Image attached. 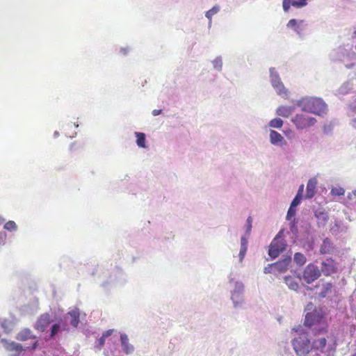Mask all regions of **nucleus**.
Returning <instances> with one entry per match:
<instances>
[{
  "mask_svg": "<svg viewBox=\"0 0 356 356\" xmlns=\"http://www.w3.org/2000/svg\"><path fill=\"white\" fill-rule=\"evenodd\" d=\"M293 106L301 108V110L316 115L324 117L328 112V106L321 97H306L299 100L291 101V109Z\"/></svg>",
  "mask_w": 356,
  "mask_h": 356,
  "instance_id": "1",
  "label": "nucleus"
},
{
  "mask_svg": "<svg viewBox=\"0 0 356 356\" xmlns=\"http://www.w3.org/2000/svg\"><path fill=\"white\" fill-rule=\"evenodd\" d=\"M292 346L297 356H308L312 349L308 334L304 330L293 338Z\"/></svg>",
  "mask_w": 356,
  "mask_h": 356,
  "instance_id": "2",
  "label": "nucleus"
},
{
  "mask_svg": "<svg viewBox=\"0 0 356 356\" xmlns=\"http://www.w3.org/2000/svg\"><path fill=\"white\" fill-rule=\"evenodd\" d=\"M284 230H280L271 242L268 254L272 259L277 258L286 248V242L283 238Z\"/></svg>",
  "mask_w": 356,
  "mask_h": 356,
  "instance_id": "3",
  "label": "nucleus"
},
{
  "mask_svg": "<svg viewBox=\"0 0 356 356\" xmlns=\"http://www.w3.org/2000/svg\"><path fill=\"white\" fill-rule=\"evenodd\" d=\"M291 121L296 124L298 129H303L312 127L317 122L315 118L305 114H297Z\"/></svg>",
  "mask_w": 356,
  "mask_h": 356,
  "instance_id": "4",
  "label": "nucleus"
},
{
  "mask_svg": "<svg viewBox=\"0 0 356 356\" xmlns=\"http://www.w3.org/2000/svg\"><path fill=\"white\" fill-rule=\"evenodd\" d=\"M321 275V270L314 264H309L303 271L304 280L310 284L317 280Z\"/></svg>",
  "mask_w": 356,
  "mask_h": 356,
  "instance_id": "5",
  "label": "nucleus"
},
{
  "mask_svg": "<svg viewBox=\"0 0 356 356\" xmlns=\"http://www.w3.org/2000/svg\"><path fill=\"white\" fill-rule=\"evenodd\" d=\"M303 197V195L296 193L295 197L291 202V219L295 215L296 211L295 208L298 207L302 202ZM298 232V227L295 225L293 222L291 221V234L295 235L297 237L296 234Z\"/></svg>",
  "mask_w": 356,
  "mask_h": 356,
  "instance_id": "6",
  "label": "nucleus"
},
{
  "mask_svg": "<svg viewBox=\"0 0 356 356\" xmlns=\"http://www.w3.org/2000/svg\"><path fill=\"white\" fill-rule=\"evenodd\" d=\"M323 318V315L320 311L316 309L312 312L307 313L305 316V325L311 327L315 323H320Z\"/></svg>",
  "mask_w": 356,
  "mask_h": 356,
  "instance_id": "7",
  "label": "nucleus"
},
{
  "mask_svg": "<svg viewBox=\"0 0 356 356\" xmlns=\"http://www.w3.org/2000/svg\"><path fill=\"white\" fill-rule=\"evenodd\" d=\"M51 322L52 319L50 314L48 313H44L40 316L35 323L34 327L35 330L43 332L46 330L47 327Z\"/></svg>",
  "mask_w": 356,
  "mask_h": 356,
  "instance_id": "8",
  "label": "nucleus"
},
{
  "mask_svg": "<svg viewBox=\"0 0 356 356\" xmlns=\"http://www.w3.org/2000/svg\"><path fill=\"white\" fill-rule=\"evenodd\" d=\"M272 271L275 275H280L286 273L289 268V259L285 258L282 260L278 261L273 264Z\"/></svg>",
  "mask_w": 356,
  "mask_h": 356,
  "instance_id": "9",
  "label": "nucleus"
},
{
  "mask_svg": "<svg viewBox=\"0 0 356 356\" xmlns=\"http://www.w3.org/2000/svg\"><path fill=\"white\" fill-rule=\"evenodd\" d=\"M337 270L336 264L334 260L331 258L327 259L321 263V273H323L324 275L329 276Z\"/></svg>",
  "mask_w": 356,
  "mask_h": 356,
  "instance_id": "10",
  "label": "nucleus"
},
{
  "mask_svg": "<svg viewBox=\"0 0 356 356\" xmlns=\"http://www.w3.org/2000/svg\"><path fill=\"white\" fill-rule=\"evenodd\" d=\"M65 321H69L71 325L76 328L78 327L80 322V312L79 309L75 308L70 312H68L65 316Z\"/></svg>",
  "mask_w": 356,
  "mask_h": 356,
  "instance_id": "11",
  "label": "nucleus"
},
{
  "mask_svg": "<svg viewBox=\"0 0 356 356\" xmlns=\"http://www.w3.org/2000/svg\"><path fill=\"white\" fill-rule=\"evenodd\" d=\"M307 24L304 20L291 19V29H292L300 38H302Z\"/></svg>",
  "mask_w": 356,
  "mask_h": 356,
  "instance_id": "12",
  "label": "nucleus"
},
{
  "mask_svg": "<svg viewBox=\"0 0 356 356\" xmlns=\"http://www.w3.org/2000/svg\"><path fill=\"white\" fill-rule=\"evenodd\" d=\"M349 54L348 51L341 47L333 49L330 53V58L332 60H341Z\"/></svg>",
  "mask_w": 356,
  "mask_h": 356,
  "instance_id": "13",
  "label": "nucleus"
},
{
  "mask_svg": "<svg viewBox=\"0 0 356 356\" xmlns=\"http://www.w3.org/2000/svg\"><path fill=\"white\" fill-rule=\"evenodd\" d=\"M314 216L317 218V225L319 227H324L329 220V216L325 210L317 209L314 211Z\"/></svg>",
  "mask_w": 356,
  "mask_h": 356,
  "instance_id": "14",
  "label": "nucleus"
},
{
  "mask_svg": "<svg viewBox=\"0 0 356 356\" xmlns=\"http://www.w3.org/2000/svg\"><path fill=\"white\" fill-rule=\"evenodd\" d=\"M316 184L317 180L316 178L309 179L306 188V199H311L315 195Z\"/></svg>",
  "mask_w": 356,
  "mask_h": 356,
  "instance_id": "15",
  "label": "nucleus"
},
{
  "mask_svg": "<svg viewBox=\"0 0 356 356\" xmlns=\"http://www.w3.org/2000/svg\"><path fill=\"white\" fill-rule=\"evenodd\" d=\"M36 337L33 334L32 331L29 328L21 330L16 336V339L24 341L31 339H35Z\"/></svg>",
  "mask_w": 356,
  "mask_h": 356,
  "instance_id": "16",
  "label": "nucleus"
},
{
  "mask_svg": "<svg viewBox=\"0 0 356 356\" xmlns=\"http://www.w3.org/2000/svg\"><path fill=\"white\" fill-rule=\"evenodd\" d=\"M334 245L330 238H325L320 248V252L323 254H332L334 252Z\"/></svg>",
  "mask_w": 356,
  "mask_h": 356,
  "instance_id": "17",
  "label": "nucleus"
},
{
  "mask_svg": "<svg viewBox=\"0 0 356 356\" xmlns=\"http://www.w3.org/2000/svg\"><path fill=\"white\" fill-rule=\"evenodd\" d=\"M120 341L123 351L126 354H131L133 353L134 348V346L129 343V338L126 334H122L120 335Z\"/></svg>",
  "mask_w": 356,
  "mask_h": 356,
  "instance_id": "18",
  "label": "nucleus"
},
{
  "mask_svg": "<svg viewBox=\"0 0 356 356\" xmlns=\"http://www.w3.org/2000/svg\"><path fill=\"white\" fill-rule=\"evenodd\" d=\"M270 140L275 145H282L284 142L282 135L274 130H271L270 132Z\"/></svg>",
  "mask_w": 356,
  "mask_h": 356,
  "instance_id": "19",
  "label": "nucleus"
},
{
  "mask_svg": "<svg viewBox=\"0 0 356 356\" xmlns=\"http://www.w3.org/2000/svg\"><path fill=\"white\" fill-rule=\"evenodd\" d=\"M338 125V121L336 119L325 122L323 127V131L326 135L332 134L334 128Z\"/></svg>",
  "mask_w": 356,
  "mask_h": 356,
  "instance_id": "20",
  "label": "nucleus"
},
{
  "mask_svg": "<svg viewBox=\"0 0 356 356\" xmlns=\"http://www.w3.org/2000/svg\"><path fill=\"white\" fill-rule=\"evenodd\" d=\"M326 342L327 341L325 337L319 338L313 341L312 347L323 353L326 346Z\"/></svg>",
  "mask_w": 356,
  "mask_h": 356,
  "instance_id": "21",
  "label": "nucleus"
},
{
  "mask_svg": "<svg viewBox=\"0 0 356 356\" xmlns=\"http://www.w3.org/2000/svg\"><path fill=\"white\" fill-rule=\"evenodd\" d=\"M293 261L298 266H302L307 261L306 257L301 252H296L293 257Z\"/></svg>",
  "mask_w": 356,
  "mask_h": 356,
  "instance_id": "22",
  "label": "nucleus"
},
{
  "mask_svg": "<svg viewBox=\"0 0 356 356\" xmlns=\"http://www.w3.org/2000/svg\"><path fill=\"white\" fill-rule=\"evenodd\" d=\"M332 284L331 283H326L323 285L321 291L318 293V296L321 298H325L332 291Z\"/></svg>",
  "mask_w": 356,
  "mask_h": 356,
  "instance_id": "23",
  "label": "nucleus"
},
{
  "mask_svg": "<svg viewBox=\"0 0 356 356\" xmlns=\"http://www.w3.org/2000/svg\"><path fill=\"white\" fill-rule=\"evenodd\" d=\"M135 134L136 136V143H137L138 146L140 147H142V148H145L146 147V144H145L146 138H145V134L140 133V132H136Z\"/></svg>",
  "mask_w": 356,
  "mask_h": 356,
  "instance_id": "24",
  "label": "nucleus"
},
{
  "mask_svg": "<svg viewBox=\"0 0 356 356\" xmlns=\"http://www.w3.org/2000/svg\"><path fill=\"white\" fill-rule=\"evenodd\" d=\"M273 86L277 90L279 95L283 97H286V90H285L284 85L279 82L278 84L275 83V81L273 80Z\"/></svg>",
  "mask_w": 356,
  "mask_h": 356,
  "instance_id": "25",
  "label": "nucleus"
},
{
  "mask_svg": "<svg viewBox=\"0 0 356 356\" xmlns=\"http://www.w3.org/2000/svg\"><path fill=\"white\" fill-rule=\"evenodd\" d=\"M352 89V85L349 82L343 83L339 88L338 92L341 95H346Z\"/></svg>",
  "mask_w": 356,
  "mask_h": 356,
  "instance_id": "26",
  "label": "nucleus"
},
{
  "mask_svg": "<svg viewBox=\"0 0 356 356\" xmlns=\"http://www.w3.org/2000/svg\"><path fill=\"white\" fill-rule=\"evenodd\" d=\"M6 349H8L9 350H15L17 352H21L23 350L22 346L19 343H17L15 342H11V343H8V345L6 346Z\"/></svg>",
  "mask_w": 356,
  "mask_h": 356,
  "instance_id": "27",
  "label": "nucleus"
},
{
  "mask_svg": "<svg viewBox=\"0 0 356 356\" xmlns=\"http://www.w3.org/2000/svg\"><path fill=\"white\" fill-rule=\"evenodd\" d=\"M307 1L308 0H291V6L300 8L307 5Z\"/></svg>",
  "mask_w": 356,
  "mask_h": 356,
  "instance_id": "28",
  "label": "nucleus"
},
{
  "mask_svg": "<svg viewBox=\"0 0 356 356\" xmlns=\"http://www.w3.org/2000/svg\"><path fill=\"white\" fill-rule=\"evenodd\" d=\"M277 114L283 117L289 115V108L287 106H282L277 109Z\"/></svg>",
  "mask_w": 356,
  "mask_h": 356,
  "instance_id": "29",
  "label": "nucleus"
},
{
  "mask_svg": "<svg viewBox=\"0 0 356 356\" xmlns=\"http://www.w3.org/2000/svg\"><path fill=\"white\" fill-rule=\"evenodd\" d=\"M283 124V121L280 118H275L270 121L269 126L273 128H280Z\"/></svg>",
  "mask_w": 356,
  "mask_h": 356,
  "instance_id": "30",
  "label": "nucleus"
},
{
  "mask_svg": "<svg viewBox=\"0 0 356 356\" xmlns=\"http://www.w3.org/2000/svg\"><path fill=\"white\" fill-rule=\"evenodd\" d=\"M4 228L8 231H15L17 226L14 221L10 220L5 224Z\"/></svg>",
  "mask_w": 356,
  "mask_h": 356,
  "instance_id": "31",
  "label": "nucleus"
},
{
  "mask_svg": "<svg viewBox=\"0 0 356 356\" xmlns=\"http://www.w3.org/2000/svg\"><path fill=\"white\" fill-rule=\"evenodd\" d=\"M219 11V8L217 6L213 7L211 9L206 13V17L211 19L212 16L216 14Z\"/></svg>",
  "mask_w": 356,
  "mask_h": 356,
  "instance_id": "32",
  "label": "nucleus"
},
{
  "mask_svg": "<svg viewBox=\"0 0 356 356\" xmlns=\"http://www.w3.org/2000/svg\"><path fill=\"white\" fill-rule=\"evenodd\" d=\"M60 330V325L59 324H54L51 328V337H54Z\"/></svg>",
  "mask_w": 356,
  "mask_h": 356,
  "instance_id": "33",
  "label": "nucleus"
},
{
  "mask_svg": "<svg viewBox=\"0 0 356 356\" xmlns=\"http://www.w3.org/2000/svg\"><path fill=\"white\" fill-rule=\"evenodd\" d=\"M106 337H105L103 334L102 336L98 339L97 342V344L95 346V347L99 349V350H101L103 346H104L105 344V339Z\"/></svg>",
  "mask_w": 356,
  "mask_h": 356,
  "instance_id": "34",
  "label": "nucleus"
},
{
  "mask_svg": "<svg viewBox=\"0 0 356 356\" xmlns=\"http://www.w3.org/2000/svg\"><path fill=\"white\" fill-rule=\"evenodd\" d=\"M332 192L334 194H335V195H337L338 196H340V195H344L345 190L343 188H339L332 189Z\"/></svg>",
  "mask_w": 356,
  "mask_h": 356,
  "instance_id": "35",
  "label": "nucleus"
},
{
  "mask_svg": "<svg viewBox=\"0 0 356 356\" xmlns=\"http://www.w3.org/2000/svg\"><path fill=\"white\" fill-rule=\"evenodd\" d=\"M252 222V218L250 216H249L247 219V232L248 233H250L251 231Z\"/></svg>",
  "mask_w": 356,
  "mask_h": 356,
  "instance_id": "36",
  "label": "nucleus"
},
{
  "mask_svg": "<svg viewBox=\"0 0 356 356\" xmlns=\"http://www.w3.org/2000/svg\"><path fill=\"white\" fill-rule=\"evenodd\" d=\"M339 230V225H337V223H335L333 226H332L330 227V232L332 234H337V232H338Z\"/></svg>",
  "mask_w": 356,
  "mask_h": 356,
  "instance_id": "37",
  "label": "nucleus"
},
{
  "mask_svg": "<svg viewBox=\"0 0 356 356\" xmlns=\"http://www.w3.org/2000/svg\"><path fill=\"white\" fill-rule=\"evenodd\" d=\"M246 251H247V248H245V247H241V250H240V252H239V256H240L241 259L244 257V256H245V254L246 253Z\"/></svg>",
  "mask_w": 356,
  "mask_h": 356,
  "instance_id": "38",
  "label": "nucleus"
},
{
  "mask_svg": "<svg viewBox=\"0 0 356 356\" xmlns=\"http://www.w3.org/2000/svg\"><path fill=\"white\" fill-rule=\"evenodd\" d=\"M283 8L285 11L289 8V0H283Z\"/></svg>",
  "mask_w": 356,
  "mask_h": 356,
  "instance_id": "39",
  "label": "nucleus"
},
{
  "mask_svg": "<svg viewBox=\"0 0 356 356\" xmlns=\"http://www.w3.org/2000/svg\"><path fill=\"white\" fill-rule=\"evenodd\" d=\"M113 332H114L113 329H110V330H108L106 332H104L102 334L105 337H108L111 336L113 333Z\"/></svg>",
  "mask_w": 356,
  "mask_h": 356,
  "instance_id": "40",
  "label": "nucleus"
},
{
  "mask_svg": "<svg viewBox=\"0 0 356 356\" xmlns=\"http://www.w3.org/2000/svg\"><path fill=\"white\" fill-rule=\"evenodd\" d=\"M241 247L247 248L248 241L245 237H242L241 239Z\"/></svg>",
  "mask_w": 356,
  "mask_h": 356,
  "instance_id": "41",
  "label": "nucleus"
},
{
  "mask_svg": "<svg viewBox=\"0 0 356 356\" xmlns=\"http://www.w3.org/2000/svg\"><path fill=\"white\" fill-rule=\"evenodd\" d=\"M350 108L355 113H356V99L350 104Z\"/></svg>",
  "mask_w": 356,
  "mask_h": 356,
  "instance_id": "42",
  "label": "nucleus"
},
{
  "mask_svg": "<svg viewBox=\"0 0 356 356\" xmlns=\"http://www.w3.org/2000/svg\"><path fill=\"white\" fill-rule=\"evenodd\" d=\"M161 111H162L161 109H154L152 111V115L154 116H157V115H160L161 113Z\"/></svg>",
  "mask_w": 356,
  "mask_h": 356,
  "instance_id": "43",
  "label": "nucleus"
},
{
  "mask_svg": "<svg viewBox=\"0 0 356 356\" xmlns=\"http://www.w3.org/2000/svg\"><path fill=\"white\" fill-rule=\"evenodd\" d=\"M303 193H304V185L303 184H301L299 188H298V192L297 193L298 194H301V195H303Z\"/></svg>",
  "mask_w": 356,
  "mask_h": 356,
  "instance_id": "44",
  "label": "nucleus"
},
{
  "mask_svg": "<svg viewBox=\"0 0 356 356\" xmlns=\"http://www.w3.org/2000/svg\"><path fill=\"white\" fill-rule=\"evenodd\" d=\"M273 80L275 81V83L278 84L279 82H280V79L276 76H272L271 77V81L273 82Z\"/></svg>",
  "mask_w": 356,
  "mask_h": 356,
  "instance_id": "45",
  "label": "nucleus"
},
{
  "mask_svg": "<svg viewBox=\"0 0 356 356\" xmlns=\"http://www.w3.org/2000/svg\"><path fill=\"white\" fill-rule=\"evenodd\" d=\"M298 286L296 283L291 282V290H296Z\"/></svg>",
  "mask_w": 356,
  "mask_h": 356,
  "instance_id": "46",
  "label": "nucleus"
},
{
  "mask_svg": "<svg viewBox=\"0 0 356 356\" xmlns=\"http://www.w3.org/2000/svg\"><path fill=\"white\" fill-rule=\"evenodd\" d=\"M270 268L272 269V266H271V265H270L268 267H266V268H264V273H270V272H271V270H270Z\"/></svg>",
  "mask_w": 356,
  "mask_h": 356,
  "instance_id": "47",
  "label": "nucleus"
},
{
  "mask_svg": "<svg viewBox=\"0 0 356 356\" xmlns=\"http://www.w3.org/2000/svg\"><path fill=\"white\" fill-rule=\"evenodd\" d=\"M38 341H35L33 343V345H32V346H31V349H32V350H35V349L38 347Z\"/></svg>",
  "mask_w": 356,
  "mask_h": 356,
  "instance_id": "48",
  "label": "nucleus"
},
{
  "mask_svg": "<svg viewBox=\"0 0 356 356\" xmlns=\"http://www.w3.org/2000/svg\"><path fill=\"white\" fill-rule=\"evenodd\" d=\"M286 220L289 219V209L288 210V211L286 213Z\"/></svg>",
  "mask_w": 356,
  "mask_h": 356,
  "instance_id": "49",
  "label": "nucleus"
},
{
  "mask_svg": "<svg viewBox=\"0 0 356 356\" xmlns=\"http://www.w3.org/2000/svg\"><path fill=\"white\" fill-rule=\"evenodd\" d=\"M63 330H67V328L66 327V325H63Z\"/></svg>",
  "mask_w": 356,
  "mask_h": 356,
  "instance_id": "50",
  "label": "nucleus"
},
{
  "mask_svg": "<svg viewBox=\"0 0 356 356\" xmlns=\"http://www.w3.org/2000/svg\"><path fill=\"white\" fill-rule=\"evenodd\" d=\"M288 277H289L288 276H285V277H284V280H285V282H287Z\"/></svg>",
  "mask_w": 356,
  "mask_h": 356,
  "instance_id": "51",
  "label": "nucleus"
},
{
  "mask_svg": "<svg viewBox=\"0 0 356 356\" xmlns=\"http://www.w3.org/2000/svg\"><path fill=\"white\" fill-rule=\"evenodd\" d=\"M54 136H58V133L57 131H55V133H54Z\"/></svg>",
  "mask_w": 356,
  "mask_h": 356,
  "instance_id": "52",
  "label": "nucleus"
},
{
  "mask_svg": "<svg viewBox=\"0 0 356 356\" xmlns=\"http://www.w3.org/2000/svg\"><path fill=\"white\" fill-rule=\"evenodd\" d=\"M74 144H72L70 147V149L72 150L73 149V147H74Z\"/></svg>",
  "mask_w": 356,
  "mask_h": 356,
  "instance_id": "53",
  "label": "nucleus"
},
{
  "mask_svg": "<svg viewBox=\"0 0 356 356\" xmlns=\"http://www.w3.org/2000/svg\"><path fill=\"white\" fill-rule=\"evenodd\" d=\"M354 123H356V118L353 120Z\"/></svg>",
  "mask_w": 356,
  "mask_h": 356,
  "instance_id": "54",
  "label": "nucleus"
},
{
  "mask_svg": "<svg viewBox=\"0 0 356 356\" xmlns=\"http://www.w3.org/2000/svg\"><path fill=\"white\" fill-rule=\"evenodd\" d=\"M350 195H351V194L350 193V194L348 195V197L349 199H350Z\"/></svg>",
  "mask_w": 356,
  "mask_h": 356,
  "instance_id": "55",
  "label": "nucleus"
},
{
  "mask_svg": "<svg viewBox=\"0 0 356 356\" xmlns=\"http://www.w3.org/2000/svg\"><path fill=\"white\" fill-rule=\"evenodd\" d=\"M352 356H356V353L355 354H353Z\"/></svg>",
  "mask_w": 356,
  "mask_h": 356,
  "instance_id": "56",
  "label": "nucleus"
},
{
  "mask_svg": "<svg viewBox=\"0 0 356 356\" xmlns=\"http://www.w3.org/2000/svg\"><path fill=\"white\" fill-rule=\"evenodd\" d=\"M355 34L356 35V31H355Z\"/></svg>",
  "mask_w": 356,
  "mask_h": 356,
  "instance_id": "57",
  "label": "nucleus"
},
{
  "mask_svg": "<svg viewBox=\"0 0 356 356\" xmlns=\"http://www.w3.org/2000/svg\"><path fill=\"white\" fill-rule=\"evenodd\" d=\"M355 49H356V44H355Z\"/></svg>",
  "mask_w": 356,
  "mask_h": 356,
  "instance_id": "58",
  "label": "nucleus"
}]
</instances>
